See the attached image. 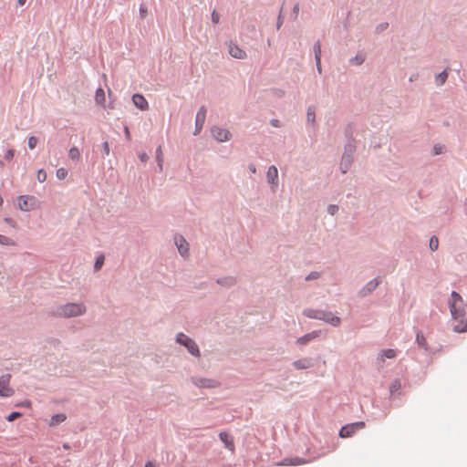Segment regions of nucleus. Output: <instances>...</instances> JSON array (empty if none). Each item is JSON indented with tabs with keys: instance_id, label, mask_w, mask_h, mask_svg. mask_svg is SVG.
I'll return each mask as SVG.
<instances>
[{
	"instance_id": "f257e3e1",
	"label": "nucleus",
	"mask_w": 467,
	"mask_h": 467,
	"mask_svg": "<svg viewBox=\"0 0 467 467\" xmlns=\"http://www.w3.org/2000/svg\"><path fill=\"white\" fill-rule=\"evenodd\" d=\"M86 306L83 304L67 303L57 307L56 315L69 318L82 316L86 313Z\"/></svg>"
},
{
	"instance_id": "f03ea898",
	"label": "nucleus",
	"mask_w": 467,
	"mask_h": 467,
	"mask_svg": "<svg viewBox=\"0 0 467 467\" xmlns=\"http://www.w3.org/2000/svg\"><path fill=\"white\" fill-rule=\"evenodd\" d=\"M449 308L452 318L456 322H458L456 325L453 326L452 330L457 333L467 332V318L464 319V309L459 308L457 307V306H452V304H449Z\"/></svg>"
},
{
	"instance_id": "7ed1b4c3",
	"label": "nucleus",
	"mask_w": 467,
	"mask_h": 467,
	"mask_svg": "<svg viewBox=\"0 0 467 467\" xmlns=\"http://www.w3.org/2000/svg\"><path fill=\"white\" fill-rule=\"evenodd\" d=\"M356 149L357 146L353 141H347L345 144L344 152L339 166L342 173H347L350 169L354 161V153Z\"/></svg>"
},
{
	"instance_id": "20e7f679",
	"label": "nucleus",
	"mask_w": 467,
	"mask_h": 467,
	"mask_svg": "<svg viewBox=\"0 0 467 467\" xmlns=\"http://www.w3.org/2000/svg\"><path fill=\"white\" fill-rule=\"evenodd\" d=\"M175 341L176 343L185 347L188 352L193 357L199 358L201 356V352L196 342L184 333H178L176 335Z\"/></svg>"
},
{
	"instance_id": "39448f33",
	"label": "nucleus",
	"mask_w": 467,
	"mask_h": 467,
	"mask_svg": "<svg viewBox=\"0 0 467 467\" xmlns=\"http://www.w3.org/2000/svg\"><path fill=\"white\" fill-rule=\"evenodd\" d=\"M18 208L23 212H30L38 207V200L32 195H20Z\"/></svg>"
},
{
	"instance_id": "423d86ee",
	"label": "nucleus",
	"mask_w": 467,
	"mask_h": 467,
	"mask_svg": "<svg viewBox=\"0 0 467 467\" xmlns=\"http://www.w3.org/2000/svg\"><path fill=\"white\" fill-rule=\"evenodd\" d=\"M365 427L364 421H357L353 423L347 424L343 426L339 431V436L341 438H348L351 437L356 431L363 429Z\"/></svg>"
},
{
	"instance_id": "0eeeda50",
	"label": "nucleus",
	"mask_w": 467,
	"mask_h": 467,
	"mask_svg": "<svg viewBox=\"0 0 467 467\" xmlns=\"http://www.w3.org/2000/svg\"><path fill=\"white\" fill-rule=\"evenodd\" d=\"M211 133L213 138L219 142L228 141L232 137V134L228 130L218 126H213L211 129Z\"/></svg>"
},
{
	"instance_id": "6e6552de",
	"label": "nucleus",
	"mask_w": 467,
	"mask_h": 467,
	"mask_svg": "<svg viewBox=\"0 0 467 467\" xmlns=\"http://www.w3.org/2000/svg\"><path fill=\"white\" fill-rule=\"evenodd\" d=\"M381 283L380 277H375L372 280L368 281L359 291L358 296L363 298L370 295L372 292L376 290V288Z\"/></svg>"
},
{
	"instance_id": "1a4fd4ad",
	"label": "nucleus",
	"mask_w": 467,
	"mask_h": 467,
	"mask_svg": "<svg viewBox=\"0 0 467 467\" xmlns=\"http://www.w3.org/2000/svg\"><path fill=\"white\" fill-rule=\"evenodd\" d=\"M11 379L10 374H4L0 377V396L10 397L14 394V389L9 388V382Z\"/></svg>"
},
{
	"instance_id": "9d476101",
	"label": "nucleus",
	"mask_w": 467,
	"mask_h": 467,
	"mask_svg": "<svg viewBox=\"0 0 467 467\" xmlns=\"http://www.w3.org/2000/svg\"><path fill=\"white\" fill-rule=\"evenodd\" d=\"M206 113H207V109H206L205 106H202L199 109V110L197 111L196 118H195V129H194L193 135L196 136L202 131L204 122H205Z\"/></svg>"
},
{
	"instance_id": "9b49d317",
	"label": "nucleus",
	"mask_w": 467,
	"mask_h": 467,
	"mask_svg": "<svg viewBox=\"0 0 467 467\" xmlns=\"http://www.w3.org/2000/svg\"><path fill=\"white\" fill-rule=\"evenodd\" d=\"M174 243L178 248V252L182 256H185L189 253V244L182 235L176 234L174 236Z\"/></svg>"
},
{
	"instance_id": "f8f14e48",
	"label": "nucleus",
	"mask_w": 467,
	"mask_h": 467,
	"mask_svg": "<svg viewBox=\"0 0 467 467\" xmlns=\"http://www.w3.org/2000/svg\"><path fill=\"white\" fill-rule=\"evenodd\" d=\"M193 383L199 388H215L217 387V382L214 379H206V378H194L192 379Z\"/></svg>"
},
{
	"instance_id": "ddd939ff",
	"label": "nucleus",
	"mask_w": 467,
	"mask_h": 467,
	"mask_svg": "<svg viewBox=\"0 0 467 467\" xmlns=\"http://www.w3.org/2000/svg\"><path fill=\"white\" fill-rule=\"evenodd\" d=\"M228 52L234 58L243 59L246 57L245 51L241 49L237 45H235L232 41L229 43Z\"/></svg>"
},
{
	"instance_id": "4468645a",
	"label": "nucleus",
	"mask_w": 467,
	"mask_h": 467,
	"mask_svg": "<svg viewBox=\"0 0 467 467\" xmlns=\"http://www.w3.org/2000/svg\"><path fill=\"white\" fill-rule=\"evenodd\" d=\"M325 310L306 308L303 310V315L308 318L321 320L324 318Z\"/></svg>"
},
{
	"instance_id": "2eb2a0df",
	"label": "nucleus",
	"mask_w": 467,
	"mask_h": 467,
	"mask_svg": "<svg viewBox=\"0 0 467 467\" xmlns=\"http://www.w3.org/2000/svg\"><path fill=\"white\" fill-rule=\"evenodd\" d=\"M267 182L272 185H277L278 183V171L275 165H271L266 172Z\"/></svg>"
},
{
	"instance_id": "dca6fc26",
	"label": "nucleus",
	"mask_w": 467,
	"mask_h": 467,
	"mask_svg": "<svg viewBox=\"0 0 467 467\" xmlns=\"http://www.w3.org/2000/svg\"><path fill=\"white\" fill-rule=\"evenodd\" d=\"M310 461L300 457L285 458L279 464L284 466H296L308 463Z\"/></svg>"
},
{
	"instance_id": "f3484780",
	"label": "nucleus",
	"mask_w": 467,
	"mask_h": 467,
	"mask_svg": "<svg viewBox=\"0 0 467 467\" xmlns=\"http://www.w3.org/2000/svg\"><path fill=\"white\" fill-rule=\"evenodd\" d=\"M133 104L140 110H146L149 108L148 101L141 94H134L132 96Z\"/></svg>"
},
{
	"instance_id": "a211bd4d",
	"label": "nucleus",
	"mask_w": 467,
	"mask_h": 467,
	"mask_svg": "<svg viewBox=\"0 0 467 467\" xmlns=\"http://www.w3.org/2000/svg\"><path fill=\"white\" fill-rule=\"evenodd\" d=\"M321 320L333 327H338L341 323V319L338 317L335 316L332 312L326 310L324 312V318Z\"/></svg>"
},
{
	"instance_id": "6ab92c4d",
	"label": "nucleus",
	"mask_w": 467,
	"mask_h": 467,
	"mask_svg": "<svg viewBox=\"0 0 467 467\" xmlns=\"http://www.w3.org/2000/svg\"><path fill=\"white\" fill-rule=\"evenodd\" d=\"M320 334V331H312L297 338L296 344L306 346L311 340L317 338Z\"/></svg>"
},
{
	"instance_id": "aec40b11",
	"label": "nucleus",
	"mask_w": 467,
	"mask_h": 467,
	"mask_svg": "<svg viewBox=\"0 0 467 467\" xmlns=\"http://www.w3.org/2000/svg\"><path fill=\"white\" fill-rule=\"evenodd\" d=\"M293 366L296 369H306L311 368L313 366V362L311 358H304L294 361Z\"/></svg>"
},
{
	"instance_id": "412c9836",
	"label": "nucleus",
	"mask_w": 467,
	"mask_h": 467,
	"mask_svg": "<svg viewBox=\"0 0 467 467\" xmlns=\"http://www.w3.org/2000/svg\"><path fill=\"white\" fill-rule=\"evenodd\" d=\"M219 437L222 442L224 444L225 448L230 451L234 450V444L231 435L226 432H220Z\"/></svg>"
},
{
	"instance_id": "4be33fe9",
	"label": "nucleus",
	"mask_w": 467,
	"mask_h": 467,
	"mask_svg": "<svg viewBox=\"0 0 467 467\" xmlns=\"http://www.w3.org/2000/svg\"><path fill=\"white\" fill-rule=\"evenodd\" d=\"M216 283L224 287H231L236 284V279L234 276H224L218 278Z\"/></svg>"
},
{
	"instance_id": "5701e85b",
	"label": "nucleus",
	"mask_w": 467,
	"mask_h": 467,
	"mask_svg": "<svg viewBox=\"0 0 467 467\" xmlns=\"http://www.w3.org/2000/svg\"><path fill=\"white\" fill-rule=\"evenodd\" d=\"M395 357H396V351L394 349L389 348V349L382 350L379 353L378 359L380 362H384L386 358H394Z\"/></svg>"
},
{
	"instance_id": "b1692460",
	"label": "nucleus",
	"mask_w": 467,
	"mask_h": 467,
	"mask_svg": "<svg viewBox=\"0 0 467 467\" xmlns=\"http://www.w3.org/2000/svg\"><path fill=\"white\" fill-rule=\"evenodd\" d=\"M66 419H67V416L64 413L55 414V415H53L51 417L49 425L52 426V427H55V426H57L58 424L62 423L63 421H65Z\"/></svg>"
},
{
	"instance_id": "393cba45",
	"label": "nucleus",
	"mask_w": 467,
	"mask_h": 467,
	"mask_svg": "<svg viewBox=\"0 0 467 467\" xmlns=\"http://www.w3.org/2000/svg\"><path fill=\"white\" fill-rule=\"evenodd\" d=\"M416 343L418 346L426 351L429 349L426 338L424 337L421 331H418L416 334Z\"/></svg>"
},
{
	"instance_id": "a878e982",
	"label": "nucleus",
	"mask_w": 467,
	"mask_h": 467,
	"mask_svg": "<svg viewBox=\"0 0 467 467\" xmlns=\"http://www.w3.org/2000/svg\"><path fill=\"white\" fill-rule=\"evenodd\" d=\"M366 60V55L363 53H358L355 57L349 59V63L354 66H360Z\"/></svg>"
},
{
	"instance_id": "bb28decb",
	"label": "nucleus",
	"mask_w": 467,
	"mask_h": 467,
	"mask_svg": "<svg viewBox=\"0 0 467 467\" xmlns=\"http://www.w3.org/2000/svg\"><path fill=\"white\" fill-rule=\"evenodd\" d=\"M448 78L447 69H444L442 72L437 74L435 76V83L438 87L444 85Z\"/></svg>"
},
{
	"instance_id": "cd10ccee",
	"label": "nucleus",
	"mask_w": 467,
	"mask_h": 467,
	"mask_svg": "<svg viewBox=\"0 0 467 467\" xmlns=\"http://www.w3.org/2000/svg\"><path fill=\"white\" fill-rule=\"evenodd\" d=\"M156 161H157L158 170L161 172L163 170V153H162L161 146H159L156 149Z\"/></svg>"
},
{
	"instance_id": "c85d7f7f",
	"label": "nucleus",
	"mask_w": 467,
	"mask_h": 467,
	"mask_svg": "<svg viewBox=\"0 0 467 467\" xmlns=\"http://www.w3.org/2000/svg\"><path fill=\"white\" fill-rule=\"evenodd\" d=\"M344 133H345V137L347 138L348 141H353L355 143V139L353 136L354 128H353L352 123H349L346 126Z\"/></svg>"
},
{
	"instance_id": "c756f323",
	"label": "nucleus",
	"mask_w": 467,
	"mask_h": 467,
	"mask_svg": "<svg viewBox=\"0 0 467 467\" xmlns=\"http://www.w3.org/2000/svg\"><path fill=\"white\" fill-rule=\"evenodd\" d=\"M95 100L97 104L104 106L105 102V92L101 88H99L96 91Z\"/></svg>"
},
{
	"instance_id": "7c9ffc66",
	"label": "nucleus",
	"mask_w": 467,
	"mask_h": 467,
	"mask_svg": "<svg viewBox=\"0 0 467 467\" xmlns=\"http://www.w3.org/2000/svg\"><path fill=\"white\" fill-rule=\"evenodd\" d=\"M401 389V382L399 379H395L389 385V392L395 395Z\"/></svg>"
},
{
	"instance_id": "2f4dec72",
	"label": "nucleus",
	"mask_w": 467,
	"mask_h": 467,
	"mask_svg": "<svg viewBox=\"0 0 467 467\" xmlns=\"http://www.w3.org/2000/svg\"><path fill=\"white\" fill-rule=\"evenodd\" d=\"M462 302V296L456 291H452L451 294V299L448 302L449 304H452V306H457L458 303Z\"/></svg>"
},
{
	"instance_id": "473e14b6",
	"label": "nucleus",
	"mask_w": 467,
	"mask_h": 467,
	"mask_svg": "<svg viewBox=\"0 0 467 467\" xmlns=\"http://www.w3.org/2000/svg\"><path fill=\"white\" fill-rule=\"evenodd\" d=\"M306 119H307V122H309L311 124H315L316 114H315V109L312 106L308 107V109H307Z\"/></svg>"
},
{
	"instance_id": "72a5a7b5",
	"label": "nucleus",
	"mask_w": 467,
	"mask_h": 467,
	"mask_svg": "<svg viewBox=\"0 0 467 467\" xmlns=\"http://www.w3.org/2000/svg\"><path fill=\"white\" fill-rule=\"evenodd\" d=\"M68 156L72 161H78L80 158L79 150L77 147H72L68 151Z\"/></svg>"
},
{
	"instance_id": "f704fd0d",
	"label": "nucleus",
	"mask_w": 467,
	"mask_h": 467,
	"mask_svg": "<svg viewBox=\"0 0 467 467\" xmlns=\"http://www.w3.org/2000/svg\"><path fill=\"white\" fill-rule=\"evenodd\" d=\"M429 247L431 251H436L439 247V239L433 235L430 239Z\"/></svg>"
},
{
	"instance_id": "c9c22d12",
	"label": "nucleus",
	"mask_w": 467,
	"mask_h": 467,
	"mask_svg": "<svg viewBox=\"0 0 467 467\" xmlns=\"http://www.w3.org/2000/svg\"><path fill=\"white\" fill-rule=\"evenodd\" d=\"M313 51L315 54V59L321 58V44L320 41L317 40L313 47Z\"/></svg>"
},
{
	"instance_id": "e433bc0d",
	"label": "nucleus",
	"mask_w": 467,
	"mask_h": 467,
	"mask_svg": "<svg viewBox=\"0 0 467 467\" xmlns=\"http://www.w3.org/2000/svg\"><path fill=\"white\" fill-rule=\"evenodd\" d=\"M103 265H104V255L100 254L99 256L97 257V259L95 261V264H94L95 271L101 269Z\"/></svg>"
},
{
	"instance_id": "4c0bfd02",
	"label": "nucleus",
	"mask_w": 467,
	"mask_h": 467,
	"mask_svg": "<svg viewBox=\"0 0 467 467\" xmlns=\"http://www.w3.org/2000/svg\"><path fill=\"white\" fill-rule=\"evenodd\" d=\"M388 27H389L388 22L380 23V24L377 25V26L375 27V33L379 35L382 32H384Z\"/></svg>"
},
{
	"instance_id": "58836bf2",
	"label": "nucleus",
	"mask_w": 467,
	"mask_h": 467,
	"mask_svg": "<svg viewBox=\"0 0 467 467\" xmlns=\"http://www.w3.org/2000/svg\"><path fill=\"white\" fill-rule=\"evenodd\" d=\"M321 276V274L317 271H312L310 272L306 277H305V280L306 281H312V280H317L318 279L319 277Z\"/></svg>"
},
{
	"instance_id": "ea45409f",
	"label": "nucleus",
	"mask_w": 467,
	"mask_h": 467,
	"mask_svg": "<svg viewBox=\"0 0 467 467\" xmlns=\"http://www.w3.org/2000/svg\"><path fill=\"white\" fill-rule=\"evenodd\" d=\"M0 244H3V245H14L15 242L11 238H9V237H7L5 235L0 234Z\"/></svg>"
},
{
	"instance_id": "a19ab883",
	"label": "nucleus",
	"mask_w": 467,
	"mask_h": 467,
	"mask_svg": "<svg viewBox=\"0 0 467 467\" xmlns=\"http://www.w3.org/2000/svg\"><path fill=\"white\" fill-rule=\"evenodd\" d=\"M36 179L39 182H44L47 180V172L44 169H39L37 171Z\"/></svg>"
},
{
	"instance_id": "79ce46f5",
	"label": "nucleus",
	"mask_w": 467,
	"mask_h": 467,
	"mask_svg": "<svg viewBox=\"0 0 467 467\" xmlns=\"http://www.w3.org/2000/svg\"><path fill=\"white\" fill-rule=\"evenodd\" d=\"M57 177L59 180H64L67 176V171L65 168H59L57 170Z\"/></svg>"
},
{
	"instance_id": "37998d69",
	"label": "nucleus",
	"mask_w": 467,
	"mask_h": 467,
	"mask_svg": "<svg viewBox=\"0 0 467 467\" xmlns=\"http://www.w3.org/2000/svg\"><path fill=\"white\" fill-rule=\"evenodd\" d=\"M101 150H102V153H103V158L105 156H108L109 155V152H110V150H109V144L107 140L103 141V143L101 144Z\"/></svg>"
},
{
	"instance_id": "c03bdc74",
	"label": "nucleus",
	"mask_w": 467,
	"mask_h": 467,
	"mask_svg": "<svg viewBox=\"0 0 467 467\" xmlns=\"http://www.w3.org/2000/svg\"><path fill=\"white\" fill-rule=\"evenodd\" d=\"M445 147L441 144H435L433 147V155H440L444 152Z\"/></svg>"
},
{
	"instance_id": "a18cd8bd",
	"label": "nucleus",
	"mask_w": 467,
	"mask_h": 467,
	"mask_svg": "<svg viewBox=\"0 0 467 467\" xmlns=\"http://www.w3.org/2000/svg\"><path fill=\"white\" fill-rule=\"evenodd\" d=\"M38 142V139L35 136H30L28 138V147L29 149L33 150L36 148V144Z\"/></svg>"
},
{
	"instance_id": "49530a36",
	"label": "nucleus",
	"mask_w": 467,
	"mask_h": 467,
	"mask_svg": "<svg viewBox=\"0 0 467 467\" xmlns=\"http://www.w3.org/2000/svg\"><path fill=\"white\" fill-rule=\"evenodd\" d=\"M22 416V413L21 412H18V411H13L11 412L7 417H6V420L8 421H14L15 420L18 419L19 417Z\"/></svg>"
},
{
	"instance_id": "de8ad7c7",
	"label": "nucleus",
	"mask_w": 467,
	"mask_h": 467,
	"mask_svg": "<svg viewBox=\"0 0 467 467\" xmlns=\"http://www.w3.org/2000/svg\"><path fill=\"white\" fill-rule=\"evenodd\" d=\"M283 23H284V18H283V6H282L280 9L278 17H277V21H276V29L277 30H279L281 28Z\"/></svg>"
},
{
	"instance_id": "09e8293b",
	"label": "nucleus",
	"mask_w": 467,
	"mask_h": 467,
	"mask_svg": "<svg viewBox=\"0 0 467 467\" xmlns=\"http://www.w3.org/2000/svg\"><path fill=\"white\" fill-rule=\"evenodd\" d=\"M327 211L330 215H335L338 212V206L336 204H329Z\"/></svg>"
},
{
	"instance_id": "8fccbe9b",
	"label": "nucleus",
	"mask_w": 467,
	"mask_h": 467,
	"mask_svg": "<svg viewBox=\"0 0 467 467\" xmlns=\"http://www.w3.org/2000/svg\"><path fill=\"white\" fill-rule=\"evenodd\" d=\"M298 13H299V4H296L292 10L291 18L293 20H296V18L298 16Z\"/></svg>"
},
{
	"instance_id": "3c124183",
	"label": "nucleus",
	"mask_w": 467,
	"mask_h": 467,
	"mask_svg": "<svg viewBox=\"0 0 467 467\" xmlns=\"http://www.w3.org/2000/svg\"><path fill=\"white\" fill-rule=\"evenodd\" d=\"M15 156V150L13 149H9L6 150L5 154V159L6 161H11Z\"/></svg>"
},
{
	"instance_id": "603ef678",
	"label": "nucleus",
	"mask_w": 467,
	"mask_h": 467,
	"mask_svg": "<svg viewBox=\"0 0 467 467\" xmlns=\"http://www.w3.org/2000/svg\"><path fill=\"white\" fill-rule=\"evenodd\" d=\"M212 21L213 24H218L220 21V15L215 10L212 12Z\"/></svg>"
},
{
	"instance_id": "864d4df0",
	"label": "nucleus",
	"mask_w": 467,
	"mask_h": 467,
	"mask_svg": "<svg viewBox=\"0 0 467 467\" xmlns=\"http://www.w3.org/2000/svg\"><path fill=\"white\" fill-rule=\"evenodd\" d=\"M148 13L147 7L144 5H140V15L141 18H144Z\"/></svg>"
},
{
	"instance_id": "5fc2aeb1",
	"label": "nucleus",
	"mask_w": 467,
	"mask_h": 467,
	"mask_svg": "<svg viewBox=\"0 0 467 467\" xmlns=\"http://www.w3.org/2000/svg\"><path fill=\"white\" fill-rule=\"evenodd\" d=\"M139 159L141 162H146L149 160V156L146 152H140L139 154Z\"/></svg>"
},
{
	"instance_id": "6e6d98bb",
	"label": "nucleus",
	"mask_w": 467,
	"mask_h": 467,
	"mask_svg": "<svg viewBox=\"0 0 467 467\" xmlns=\"http://www.w3.org/2000/svg\"><path fill=\"white\" fill-rule=\"evenodd\" d=\"M316 67L318 74L322 73L321 58L315 59Z\"/></svg>"
},
{
	"instance_id": "4d7b16f0",
	"label": "nucleus",
	"mask_w": 467,
	"mask_h": 467,
	"mask_svg": "<svg viewBox=\"0 0 467 467\" xmlns=\"http://www.w3.org/2000/svg\"><path fill=\"white\" fill-rule=\"evenodd\" d=\"M270 124L273 126V127H275V128H279L280 127V121L276 119H272L270 120Z\"/></svg>"
},
{
	"instance_id": "13d9d810",
	"label": "nucleus",
	"mask_w": 467,
	"mask_h": 467,
	"mask_svg": "<svg viewBox=\"0 0 467 467\" xmlns=\"http://www.w3.org/2000/svg\"><path fill=\"white\" fill-rule=\"evenodd\" d=\"M420 75L419 73H412L410 77L409 78L410 82L416 81L419 78Z\"/></svg>"
},
{
	"instance_id": "bf43d9fd",
	"label": "nucleus",
	"mask_w": 467,
	"mask_h": 467,
	"mask_svg": "<svg viewBox=\"0 0 467 467\" xmlns=\"http://www.w3.org/2000/svg\"><path fill=\"white\" fill-rule=\"evenodd\" d=\"M248 169H249V171H250L252 173H256V167H255V165H254V164L250 163V164L248 165Z\"/></svg>"
},
{
	"instance_id": "052dcab7",
	"label": "nucleus",
	"mask_w": 467,
	"mask_h": 467,
	"mask_svg": "<svg viewBox=\"0 0 467 467\" xmlns=\"http://www.w3.org/2000/svg\"><path fill=\"white\" fill-rule=\"evenodd\" d=\"M145 467H156L155 463L149 461L146 462Z\"/></svg>"
},
{
	"instance_id": "680f3d73",
	"label": "nucleus",
	"mask_w": 467,
	"mask_h": 467,
	"mask_svg": "<svg viewBox=\"0 0 467 467\" xmlns=\"http://www.w3.org/2000/svg\"><path fill=\"white\" fill-rule=\"evenodd\" d=\"M26 0H17V4L20 5V6H23L25 4H26Z\"/></svg>"
},
{
	"instance_id": "e2e57ef3",
	"label": "nucleus",
	"mask_w": 467,
	"mask_h": 467,
	"mask_svg": "<svg viewBox=\"0 0 467 467\" xmlns=\"http://www.w3.org/2000/svg\"><path fill=\"white\" fill-rule=\"evenodd\" d=\"M125 133H126L127 137L130 136V131H129V129L127 127L125 128Z\"/></svg>"
},
{
	"instance_id": "0e129e2a",
	"label": "nucleus",
	"mask_w": 467,
	"mask_h": 467,
	"mask_svg": "<svg viewBox=\"0 0 467 467\" xmlns=\"http://www.w3.org/2000/svg\"><path fill=\"white\" fill-rule=\"evenodd\" d=\"M63 447H64V449H66V450H67V449H69V448H70V447H69V445H68V444H67V443H65V444L63 445Z\"/></svg>"
},
{
	"instance_id": "69168bd1",
	"label": "nucleus",
	"mask_w": 467,
	"mask_h": 467,
	"mask_svg": "<svg viewBox=\"0 0 467 467\" xmlns=\"http://www.w3.org/2000/svg\"><path fill=\"white\" fill-rule=\"evenodd\" d=\"M4 161L0 160V168H3L4 167Z\"/></svg>"
},
{
	"instance_id": "338daca9",
	"label": "nucleus",
	"mask_w": 467,
	"mask_h": 467,
	"mask_svg": "<svg viewBox=\"0 0 467 467\" xmlns=\"http://www.w3.org/2000/svg\"><path fill=\"white\" fill-rule=\"evenodd\" d=\"M3 204V198L2 196L0 195V206Z\"/></svg>"
},
{
	"instance_id": "774afa93",
	"label": "nucleus",
	"mask_w": 467,
	"mask_h": 467,
	"mask_svg": "<svg viewBox=\"0 0 467 467\" xmlns=\"http://www.w3.org/2000/svg\"><path fill=\"white\" fill-rule=\"evenodd\" d=\"M5 221H6L7 223H10L11 219L6 218V219H5Z\"/></svg>"
}]
</instances>
